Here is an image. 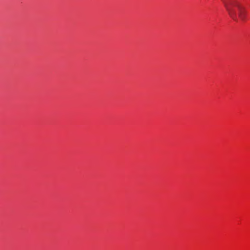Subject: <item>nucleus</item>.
Returning <instances> with one entry per match:
<instances>
[{"instance_id":"obj_1","label":"nucleus","mask_w":250,"mask_h":250,"mask_svg":"<svg viewBox=\"0 0 250 250\" xmlns=\"http://www.w3.org/2000/svg\"><path fill=\"white\" fill-rule=\"evenodd\" d=\"M229 16L234 21H237L238 17L244 20L246 17V11L244 7L236 0H221Z\"/></svg>"}]
</instances>
